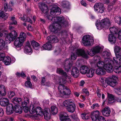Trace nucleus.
<instances>
[{
  "label": "nucleus",
  "instance_id": "39448f33",
  "mask_svg": "<svg viewBox=\"0 0 121 121\" xmlns=\"http://www.w3.org/2000/svg\"><path fill=\"white\" fill-rule=\"evenodd\" d=\"M56 72L57 73L63 75L65 78L61 79V80L62 81H61V82H60L65 84L67 82H71V81L69 79V78H70L68 76L66 73L64 72L62 69L60 68H58L57 69Z\"/></svg>",
  "mask_w": 121,
  "mask_h": 121
},
{
  "label": "nucleus",
  "instance_id": "2f4dec72",
  "mask_svg": "<svg viewBox=\"0 0 121 121\" xmlns=\"http://www.w3.org/2000/svg\"><path fill=\"white\" fill-rule=\"evenodd\" d=\"M0 104L2 106H5L8 104L9 100L7 98H4L0 100Z\"/></svg>",
  "mask_w": 121,
  "mask_h": 121
},
{
  "label": "nucleus",
  "instance_id": "7c9ffc66",
  "mask_svg": "<svg viewBox=\"0 0 121 121\" xmlns=\"http://www.w3.org/2000/svg\"><path fill=\"white\" fill-rule=\"evenodd\" d=\"M15 112L17 113L20 114L22 111V108L21 106L19 105H15L14 108Z\"/></svg>",
  "mask_w": 121,
  "mask_h": 121
},
{
  "label": "nucleus",
  "instance_id": "aec40b11",
  "mask_svg": "<svg viewBox=\"0 0 121 121\" xmlns=\"http://www.w3.org/2000/svg\"><path fill=\"white\" fill-rule=\"evenodd\" d=\"M36 114L33 115L34 117H37L39 115L40 116H42L43 115V109L40 107H37L35 109Z\"/></svg>",
  "mask_w": 121,
  "mask_h": 121
},
{
  "label": "nucleus",
  "instance_id": "f8f14e48",
  "mask_svg": "<svg viewBox=\"0 0 121 121\" xmlns=\"http://www.w3.org/2000/svg\"><path fill=\"white\" fill-rule=\"evenodd\" d=\"M24 41L20 39V38H17L14 42V46L18 50L21 49V47L23 45Z\"/></svg>",
  "mask_w": 121,
  "mask_h": 121
},
{
  "label": "nucleus",
  "instance_id": "a878e982",
  "mask_svg": "<svg viewBox=\"0 0 121 121\" xmlns=\"http://www.w3.org/2000/svg\"><path fill=\"white\" fill-rule=\"evenodd\" d=\"M106 82L107 85H108L112 87L114 86L117 84L116 81L112 80L110 78H107L106 79Z\"/></svg>",
  "mask_w": 121,
  "mask_h": 121
},
{
  "label": "nucleus",
  "instance_id": "4d7b16f0",
  "mask_svg": "<svg viewBox=\"0 0 121 121\" xmlns=\"http://www.w3.org/2000/svg\"><path fill=\"white\" fill-rule=\"evenodd\" d=\"M4 9L5 11H6L7 10L9 11H11L12 10V8H8L7 4L6 3L4 4Z\"/></svg>",
  "mask_w": 121,
  "mask_h": 121
},
{
  "label": "nucleus",
  "instance_id": "6e6552de",
  "mask_svg": "<svg viewBox=\"0 0 121 121\" xmlns=\"http://www.w3.org/2000/svg\"><path fill=\"white\" fill-rule=\"evenodd\" d=\"M95 11L97 13H102L105 10L102 3H100L95 4L94 6Z\"/></svg>",
  "mask_w": 121,
  "mask_h": 121
},
{
  "label": "nucleus",
  "instance_id": "1a4fd4ad",
  "mask_svg": "<svg viewBox=\"0 0 121 121\" xmlns=\"http://www.w3.org/2000/svg\"><path fill=\"white\" fill-rule=\"evenodd\" d=\"M116 57L113 58V61L121 60V48L119 47L116 46L114 48Z\"/></svg>",
  "mask_w": 121,
  "mask_h": 121
},
{
  "label": "nucleus",
  "instance_id": "774afa93",
  "mask_svg": "<svg viewBox=\"0 0 121 121\" xmlns=\"http://www.w3.org/2000/svg\"><path fill=\"white\" fill-rule=\"evenodd\" d=\"M71 59L73 60H75L77 58L76 55L74 53L72 54L71 55Z\"/></svg>",
  "mask_w": 121,
  "mask_h": 121
},
{
  "label": "nucleus",
  "instance_id": "f257e3e1",
  "mask_svg": "<svg viewBox=\"0 0 121 121\" xmlns=\"http://www.w3.org/2000/svg\"><path fill=\"white\" fill-rule=\"evenodd\" d=\"M38 6L42 12L49 20H51L53 22L49 28L52 32L57 33L59 30L62 26H66L64 22V18L63 16H57L52 17L48 15L49 10L48 7L43 2H41L38 4Z\"/></svg>",
  "mask_w": 121,
  "mask_h": 121
},
{
  "label": "nucleus",
  "instance_id": "052dcab7",
  "mask_svg": "<svg viewBox=\"0 0 121 121\" xmlns=\"http://www.w3.org/2000/svg\"><path fill=\"white\" fill-rule=\"evenodd\" d=\"M93 48H92L89 52H88V54L91 56H94L95 53Z\"/></svg>",
  "mask_w": 121,
  "mask_h": 121
},
{
  "label": "nucleus",
  "instance_id": "58836bf2",
  "mask_svg": "<svg viewBox=\"0 0 121 121\" xmlns=\"http://www.w3.org/2000/svg\"><path fill=\"white\" fill-rule=\"evenodd\" d=\"M51 112L53 115L56 114L58 112V110L56 107L55 106H53L51 107Z\"/></svg>",
  "mask_w": 121,
  "mask_h": 121
},
{
  "label": "nucleus",
  "instance_id": "a18cd8bd",
  "mask_svg": "<svg viewBox=\"0 0 121 121\" xmlns=\"http://www.w3.org/2000/svg\"><path fill=\"white\" fill-rule=\"evenodd\" d=\"M104 79L102 78H101L100 79V82L102 83V86L104 87H106L107 86V83L106 82V79Z\"/></svg>",
  "mask_w": 121,
  "mask_h": 121
},
{
  "label": "nucleus",
  "instance_id": "2eb2a0df",
  "mask_svg": "<svg viewBox=\"0 0 121 121\" xmlns=\"http://www.w3.org/2000/svg\"><path fill=\"white\" fill-rule=\"evenodd\" d=\"M70 59H67L64 61L63 65L65 70L67 72L71 71L72 67V64L69 62Z\"/></svg>",
  "mask_w": 121,
  "mask_h": 121
},
{
  "label": "nucleus",
  "instance_id": "5fc2aeb1",
  "mask_svg": "<svg viewBox=\"0 0 121 121\" xmlns=\"http://www.w3.org/2000/svg\"><path fill=\"white\" fill-rule=\"evenodd\" d=\"M11 20L12 21L11 22H9V24H10L16 25L17 24L16 21L15 20V17H12L11 18Z\"/></svg>",
  "mask_w": 121,
  "mask_h": 121
},
{
  "label": "nucleus",
  "instance_id": "13d9d810",
  "mask_svg": "<svg viewBox=\"0 0 121 121\" xmlns=\"http://www.w3.org/2000/svg\"><path fill=\"white\" fill-rule=\"evenodd\" d=\"M25 86L28 87H31L32 86V85L31 82L29 81H27L25 83Z\"/></svg>",
  "mask_w": 121,
  "mask_h": 121
},
{
  "label": "nucleus",
  "instance_id": "0e129e2a",
  "mask_svg": "<svg viewBox=\"0 0 121 121\" xmlns=\"http://www.w3.org/2000/svg\"><path fill=\"white\" fill-rule=\"evenodd\" d=\"M109 78L111 79V80L113 81H116V80H118V78L117 77L114 75H112V77Z\"/></svg>",
  "mask_w": 121,
  "mask_h": 121
},
{
  "label": "nucleus",
  "instance_id": "49530a36",
  "mask_svg": "<svg viewBox=\"0 0 121 121\" xmlns=\"http://www.w3.org/2000/svg\"><path fill=\"white\" fill-rule=\"evenodd\" d=\"M13 102L15 103L20 104L22 103V99L21 98H18L17 97L14 98L13 99Z\"/></svg>",
  "mask_w": 121,
  "mask_h": 121
},
{
  "label": "nucleus",
  "instance_id": "a19ab883",
  "mask_svg": "<svg viewBox=\"0 0 121 121\" xmlns=\"http://www.w3.org/2000/svg\"><path fill=\"white\" fill-rule=\"evenodd\" d=\"M109 30L111 33L114 34H116L118 32V28L117 27H113L110 28Z\"/></svg>",
  "mask_w": 121,
  "mask_h": 121
},
{
  "label": "nucleus",
  "instance_id": "6ab92c4d",
  "mask_svg": "<svg viewBox=\"0 0 121 121\" xmlns=\"http://www.w3.org/2000/svg\"><path fill=\"white\" fill-rule=\"evenodd\" d=\"M50 110L48 108H45L44 109L43 115L45 120H49L51 117L50 114L49 113Z\"/></svg>",
  "mask_w": 121,
  "mask_h": 121
},
{
  "label": "nucleus",
  "instance_id": "7ed1b4c3",
  "mask_svg": "<svg viewBox=\"0 0 121 121\" xmlns=\"http://www.w3.org/2000/svg\"><path fill=\"white\" fill-rule=\"evenodd\" d=\"M110 25L109 20L107 18L102 20L99 23V24L98 21L96 23V26L97 29L99 30L103 28H107Z\"/></svg>",
  "mask_w": 121,
  "mask_h": 121
},
{
  "label": "nucleus",
  "instance_id": "4be33fe9",
  "mask_svg": "<svg viewBox=\"0 0 121 121\" xmlns=\"http://www.w3.org/2000/svg\"><path fill=\"white\" fill-rule=\"evenodd\" d=\"M103 115L105 116H109L111 112L110 108L108 107L104 108L101 111Z\"/></svg>",
  "mask_w": 121,
  "mask_h": 121
},
{
  "label": "nucleus",
  "instance_id": "f03ea898",
  "mask_svg": "<svg viewBox=\"0 0 121 121\" xmlns=\"http://www.w3.org/2000/svg\"><path fill=\"white\" fill-rule=\"evenodd\" d=\"M48 42L41 47V50H51L52 49V43H56L58 41L57 38L55 36H48L47 37Z\"/></svg>",
  "mask_w": 121,
  "mask_h": 121
},
{
  "label": "nucleus",
  "instance_id": "37998d69",
  "mask_svg": "<svg viewBox=\"0 0 121 121\" xmlns=\"http://www.w3.org/2000/svg\"><path fill=\"white\" fill-rule=\"evenodd\" d=\"M18 37L20 38V39L24 41L26 37V34L25 33L22 32L20 33L19 37Z\"/></svg>",
  "mask_w": 121,
  "mask_h": 121
},
{
  "label": "nucleus",
  "instance_id": "9d476101",
  "mask_svg": "<svg viewBox=\"0 0 121 121\" xmlns=\"http://www.w3.org/2000/svg\"><path fill=\"white\" fill-rule=\"evenodd\" d=\"M113 62L112 60H104V68L108 72H112L113 71V67L111 64V62Z\"/></svg>",
  "mask_w": 121,
  "mask_h": 121
},
{
  "label": "nucleus",
  "instance_id": "e433bc0d",
  "mask_svg": "<svg viewBox=\"0 0 121 121\" xmlns=\"http://www.w3.org/2000/svg\"><path fill=\"white\" fill-rule=\"evenodd\" d=\"M68 32L67 31H63L61 33V39L63 41H65V39L67 38L68 36Z\"/></svg>",
  "mask_w": 121,
  "mask_h": 121
},
{
  "label": "nucleus",
  "instance_id": "a211bd4d",
  "mask_svg": "<svg viewBox=\"0 0 121 121\" xmlns=\"http://www.w3.org/2000/svg\"><path fill=\"white\" fill-rule=\"evenodd\" d=\"M76 53L78 56H81L82 57L86 59L88 58L87 55L85 53V51L83 49H77L76 50Z\"/></svg>",
  "mask_w": 121,
  "mask_h": 121
},
{
  "label": "nucleus",
  "instance_id": "c03bdc74",
  "mask_svg": "<svg viewBox=\"0 0 121 121\" xmlns=\"http://www.w3.org/2000/svg\"><path fill=\"white\" fill-rule=\"evenodd\" d=\"M81 117L83 119L86 120L88 119L89 117V114L87 113H83L81 114Z\"/></svg>",
  "mask_w": 121,
  "mask_h": 121
},
{
  "label": "nucleus",
  "instance_id": "5701e85b",
  "mask_svg": "<svg viewBox=\"0 0 121 121\" xmlns=\"http://www.w3.org/2000/svg\"><path fill=\"white\" fill-rule=\"evenodd\" d=\"M13 106L12 104H10L8 105L6 107V112L8 115H10L13 112Z\"/></svg>",
  "mask_w": 121,
  "mask_h": 121
},
{
  "label": "nucleus",
  "instance_id": "72a5a7b5",
  "mask_svg": "<svg viewBox=\"0 0 121 121\" xmlns=\"http://www.w3.org/2000/svg\"><path fill=\"white\" fill-rule=\"evenodd\" d=\"M32 46L35 50H38L39 48V44L37 42L34 40L32 41L31 42Z\"/></svg>",
  "mask_w": 121,
  "mask_h": 121
},
{
  "label": "nucleus",
  "instance_id": "ea45409f",
  "mask_svg": "<svg viewBox=\"0 0 121 121\" xmlns=\"http://www.w3.org/2000/svg\"><path fill=\"white\" fill-rule=\"evenodd\" d=\"M95 53L100 52L103 49V48L100 46H98L93 48Z\"/></svg>",
  "mask_w": 121,
  "mask_h": 121
},
{
  "label": "nucleus",
  "instance_id": "864d4df0",
  "mask_svg": "<svg viewBox=\"0 0 121 121\" xmlns=\"http://www.w3.org/2000/svg\"><path fill=\"white\" fill-rule=\"evenodd\" d=\"M4 11H0V17H5L6 18L8 16V14L7 13H4Z\"/></svg>",
  "mask_w": 121,
  "mask_h": 121
},
{
  "label": "nucleus",
  "instance_id": "dca6fc26",
  "mask_svg": "<svg viewBox=\"0 0 121 121\" xmlns=\"http://www.w3.org/2000/svg\"><path fill=\"white\" fill-rule=\"evenodd\" d=\"M100 113L99 111L96 110L92 112L91 114V117L93 121H96L100 117Z\"/></svg>",
  "mask_w": 121,
  "mask_h": 121
},
{
  "label": "nucleus",
  "instance_id": "338daca9",
  "mask_svg": "<svg viewBox=\"0 0 121 121\" xmlns=\"http://www.w3.org/2000/svg\"><path fill=\"white\" fill-rule=\"evenodd\" d=\"M99 106V105L97 103L94 104L91 106V107L93 109L95 108L98 107Z\"/></svg>",
  "mask_w": 121,
  "mask_h": 121
},
{
  "label": "nucleus",
  "instance_id": "4c0bfd02",
  "mask_svg": "<svg viewBox=\"0 0 121 121\" xmlns=\"http://www.w3.org/2000/svg\"><path fill=\"white\" fill-rule=\"evenodd\" d=\"M107 94L108 98V103H112L114 101V97L113 95L109 93H108Z\"/></svg>",
  "mask_w": 121,
  "mask_h": 121
},
{
  "label": "nucleus",
  "instance_id": "e2e57ef3",
  "mask_svg": "<svg viewBox=\"0 0 121 121\" xmlns=\"http://www.w3.org/2000/svg\"><path fill=\"white\" fill-rule=\"evenodd\" d=\"M96 121H106L105 118L103 117L100 116L99 118L96 120Z\"/></svg>",
  "mask_w": 121,
  "mask_h": 121
},
{
  "label": "nucleus",
  "instance_id": "6e6d98bb",
  "mask_svg": "<svg viewBox=\"0 0 121 121\" xmlns=\"http://www.w3.org/2000/svg\"><path fill=\"white\" fill-rule=\"evenodd\" d=\"M100 59V57L99 56H95L94 59V63H97L100 61L99 60Z\"/></svg>",
  "mask_w": 121,
  "mask_h": 121
},
{
  "label": "nucleus",
  "instance_id": "393cba45",
  "mask_svg": "<svg viewBox=\"0 0 121 121\" xmlns=\"http://www.w3.org/2000/svg\"><path fill=\"white\" fill-rule=\"evenodd\" d=\"M108 40L112 44H114L116 42V38L113 34H110L108 37Z\"/></svg>",
  "mask_w": 121,
  "mask_h": 121
},
{
  "label": "nucleus",
  "instance_id": "de8ad7c7",
  "mask_svg": "<svg viewBox=\"0 0 121 121\" xmlns=\"http://www.w3.org/2000/svg\"><path fill=\"white\" fill-rule=\"evenodd\" d=\"M36 108H35L33 105H32L30 106L29 111L31 114H34L36 113Z\"/></svg>",
  "mask_w": 121,
  "mask_h": 121
},
{
  "label": "nucleus",
  "instance_id": "423d86ee",
  "mask_svg": "<svg viewBox=\"0 0 121 121\" xmlns=\"http://www.w3.org/2000/svg\"><path fill=\"white\" fill-rule=\"evenodd\" d=\"M58 89L61 93L64 95H69L71 93L69 89L63 85L60 84L58 87Z\"/></svg>",
  "mask_w": 121,
  "mask_h": 121
},
{
  "label": "nucleus",
  "instance_id": "412c9836",
  "mask_svg": "<svg viewBox=\"0 0 121 121\" xmlns=\"http://www.w3.org/2000/svg\"><path fill=\"white\" fill-rule=\"evenodd\" d=\"M25 53L26 54H29L32 52V49L31 46L29 42H26V45L25 47L24 50Z\"/></svg>",
  "mask_w": 121,
  "mask_h": 121
},
{
  "label": "nucleus",
  "instance_id": "c85d7f7f",
  "mask_svg": "<svg viewBox=\"0 0 121 121\" xmlns=\"http://www.w3.org/2000/svg\"><path fill=\"white\" fill-rule=\"evenodd\" d=\"M89 69V68L87 66L82 65L80 68V72L82 74H85L86 73Z\"/></svg>",
  "mask_w": 121,
  "mask_h": 121
},
{
  "label": "nucleus",
  "instance_id": "473e14b6",
  "mask_svg": "<svg viewBox=\"0 0 121 121\" xmlns=\"http://www.w3.org/2000/svg\"><path fill=\"white\" fill-rule=\"evenodd\" d=\"M76 108V105L74 103L71 106L66 108L67 111L69 112L73 113L74 111Z\"/></svg>",
  "mask_w": 121,
  "mask_h": 121
},
{
  "label": "nucleus",
  "instance_id": "f3484780",
  "mask_svg": "<svg viewBox=\"0 0 121 121\" xmlns=\"http://www.w3.org/2000/svg\"><path fill=\"white\" fill-rule=\"evenodd\" d=\"M103 57L104 59V60H112L111 59V54L109 50H107L103 52L102 54Z\"/></svg>",
  "mask_w": 121,
  "mask_h": 121
},
{
  "label": "nucleus",
  "instance_id": "c9c22d12",
  "mask_svg": "<svg viewBox=\"0 0 121 121\" xmlns=\"http://www.w3.org/2000/svg\"><path fill=\"white\" fill-rule=\"evenodd\" d=\"M68 115L65 113H61L60 114V119L61 121L68 119Z\"/></svg>",
  "mask_w": 121,
  "mask_h": 121
},
{
  "label": "nucleus",
  "instance_id": "8fccbe9b",
  "mask_svg": "<svg viewBox=\"0 0 121 121\" xmlns=\"http://www.w3.org/2000/svg\"><path fill=\"white\" fill-rule=\"evenodd\" d=\"M104 62H103L101 61H100L98 62L97 64V66L99 68H104Z\"/></svg>",
  "mask_w": 121,
  "mask_h": 121
},
{
  "label": "nucleus",
  "instance_id": "f704fd0d",
  "mask_svg": "<svg viewBox=\"0 0 121 121\" xmlns=\"http://www.w3.org/2000/svg\"><path fill=\"white\" fill-rule=\"evenodd\" d=\"M69 3L66 0H63L60 3V5L63 8H67L69 6Z\"/></svg>",
  "mask_w": 121,
  "mask_h": 121
},
{
  "label": "nucleus",
  "instance_id": "bb28decb",
  "mask_svg": "<svg viewBox=\"0 0 121 121\" xmlns=\"http://www.w3.org/2000/svg\"><path fill=\"white\" fill-rule=\"evenodd\" d=\"M74 104L73 101L72 100L68 99L64 101L63 104L66 108Z\"/></svg>",
  "mask_w": 121,
  "mask_h": 121
},
{
  "label": "nucleus",
  "instance_id": "b1692460",
  "mask_svg": "<svg viewBox=\"0 0 121 121\" xmlns=\"http://www.w3.org/2000/svg\"><path fill=\"white\" fill-rule=\"evenodd\" d=\"M71 73L72 75L74 77L76 78L79 75V70L76 67H73L72 70L71 71Z\"/></svg>",
  "mask_w": 121,
  "mask_h": 121
},
{
  "label": "nucleus",
  "instance_id": "bf43d9fd",
  "mask_svg": "<svg viewBox=\"0 0 121 121\" xmlns=\"http://www.w3.org/2000/svg\"><path fill=\"white\" fill-rule=\"evenodd\" d=\"M15 95V94L14 92L11 91L9 93L8 97L10 99H11Z\"/></svg>",
  "mask_w": 121,
  "mask_h": 121
},
{
  "label": "nucleus",
  "instance_id": "ddd939ff",
  "mask_svg": "<svg viewBox=\"0 0 121 121\" xmlns=\"http://www.w3.org/2000/svg\"><path fill=\"white\" fill-rule=\"evenodd\" d=\"M113 62L115 63L116 65L114 67V71L117 73H121V60L113 61Z\"/></svg>",
  "mask_w": 121,
  "mask_h": 121
},
{
  "label": "nucleus",
  "instance_id": "4468645a",
  "mask_svg": "<svg viewBox=\"0 0 121 121\" xmlns=\"http://www.w3.org/2000/svg\"><path fill=\"white\" fill-rule=\"evenodd\" d=\"M17 32L15 30L12 31L9 34L6 38V40H8L10 42L13 40L17 36Z\"/></svg>",
  "mask_w": 121,
  "mask_h": 121
},
{
  "label": "nucleus",
  "instance_id": "09e8293b",
  "mask_svg": "<svg viewBox=\"0 0 121 121\" xmlns=\"http://www.w3.org/2000/svg\"><path fill=\"white\" fill-rule=\"evenodd\" d=\"M5 45V42L3 39H0V50L3 49Z\"/></svg>",
  "mask_w": 121,
  "mask_h": 121
},
{
  "label": "nucleus",
  "instance_id": "69168bd1",
  "mask_svg": "<svg viewBox=\"0 0 121 121\" xmlns=\"http://www.w3.org/2000/svg\"><path fill=\"white\" fill-rule=\"evenodd\" d=\"M54 1V0H43V2L44 3L49 4Z\"/></svg>",
  "mask_w": 121,
  "mask_h": 121
},
{
  "label": "nucleus",
  "instance_id": "20e7f679",
  "mask_svg": "<svg viewBox=\"0 0 121 121\" xmlns=\"http://www.w3.org/2000/svg\"><path fill=\"white\" fill-rule=\"evenodd\" d=\"M82 42L85 46H91L94 41L93 37L89 35H84L82 38Z\"/></svg>",
  "mask_w": 121,
  "mask_h": 121
},
{
  "label": "nucleus",
  "instance_id": "9b49d317",
  "mask_svg": "<svg viewBox=\"0 0 121 121\" xmlns=\"http://www.w3.org/2000/svg\"><path fill=\"white\" fill-rule=\"evenodd\" d=\"M4 53L0 52V60H2L6 65H9L11 62L10 58L9 56L5 57Z\"/></svg>",
  "mask_w": 121,
  "mask_h": 121
},
{
  "label": "nucleus",
  "instance_id": "680f3d73",
  "mask_svg": "<svg viewBox=\"0 0 121 121\" xmlns=\"http://www.w3.org/2000/svg\"><path fill=\"white\" fill-rule=\"evenodd\" d=\"M115 92L118 95H121V87L116 89Z\"/></svg>",
  "mask_w": 121,
  "mask_h": 121
},
{
  "label": "nucleus",
  "instance_id": "79ce46f5",
  "mask_svg": "<svg viewBox=\"0 0 121 121\" xmlns=\"http://www.w3.org/2000/svg\"><path fill=\"white\" fill-rule=\"evenodd\" d=\"M26 17H27L26 15H24L23 16V17H21V19L22 21L25 22L27 21L28 22H29L30 23H31L32 22V20L29 18L27 17V18H26Z\"/></svg>",
  "mask_w": 121,
  "mask_h": 121
},
{
  "label": "nucleus",
  "instance_id": "cd10ccee",
  "mask_svg": "<svg viewBox=\"0 0 121 121\" xmlns=\"http://www.w3.org/2000/svg\"><path fill=\"white\" fill-rule=\"evenodd\" d=\"M95 72L97 74L102 75L105 74L106 71L104 68H99L96 70Z\"/></svg>",
  "mask_w": 121,
  "mask_h": 121
},
{
  "label": "nucleus",
  "instance_id": "3c124183",
  "mask_svg": "<svg viewBox=\"0 0 121 121\" xmlns=\"http://www.w3.org/2000/svg\"><path fill=\"white\" fill-rule=\"evenodd\" d=\"M115 21L118 24H121V18L120 17L118 16L116 17L114 19Z\"/></svg>",
  "mask_w": 121,
  "mask_h": 121
},
{
  "label": "nucleus",
  "instance_id": "0eeeda50",
  "mask_svg": "<svg viewBox=\"0 0 121 121\" xmlns=\"http://www.w3.org/2000/svg\"><path fill=\"white\" fill-rule=\"evenodd\" d=\"M51 7L50 11L51 14L54 16L58 15L60 14V10L57 5H52Z\"/></svg>",
  "mask_w": 121,
  "mask_h": 121
},
{
  "label": "nucleus",
  "instance_id": "c756f323",
  "mask_svg": "<svg viewBox=\"0 0 121 121\" xmlns=\"http://www.w3.org/2000/svg\"><path fill=\"white\" fill-rule=\"evenodd\" d=\"M95 69H89L86 75L89 78L92 77L94 75L95 73Z\"/></svg>",
  "mask_w": 121,
  "mask_h": 121
},
{
  "label": "nucleus",
  "instance_id": "603ef678",
  "mask_svg": "<svg viewBox=\"0 0 121 121\" xmlns=\"http://www.w3.org/2000/svg\"><path fill=\"white\" fill-rule=\"evenodd\" d=\"M24 99L25 101H24L23 102H22V107L27 106V103L26 102V101H27L28 102V103L29 102V99L27 97H25V96H24Z\"/></svg>",
  "mask_w": 121,
  "mask_h": 121
}]
</instances>
